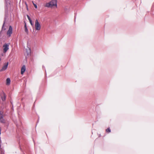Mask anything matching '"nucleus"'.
I'll return each instance as SVG.
<instances>
[{
    "label": "nucleus",
    "mask_w": 154,
    "mask_h": 154,
    "mask_svg": "<svg viewBox=\"0 0 154 154\" xmlns=\"http://www.w3.org/2000/svg\"><path fill=\"white\" fill-rule=\"evenodd\" d=\"M45 6L48 8H52L54 7L57 8V0H52L49 2L46 3L45 5Z\"/></svg>",
    "instance_id": "obj_1"
},
{
    "label": "nucleus",
    "mask_w": 154,
    "mask_h": 154,
    "mask_svg": "<svg viewBox=\"0 0 154 154\" xmlns=\"http://www.w3.org/2000/svg\"><path fill=\"white\" fill-rule=\"evenodd\" d=\"M5 20L4 22V23L3 24V25H2V30H5L6 29L5 28H4V26L5 25Z\"/></svg>",
    "instance_id": "obj_11"
},
{
    "label": "nucleus",
    "mask_w": 154,
    "mask_h": 154,
    "mask_svg": "<svg viewBox=\"0 0 154 154\" xmlns=\"http://www.w3.org/2000/svg\"><path fill=\"white\" fill-rule=\"evenodd\" d=\"M12 31L13 29L12 27L11 26H10L9 29L7 32V34L9 37H10L11 36V35L12 33Z\"/></svg>",
    "instance_id": "obj_3"
},
{
    "label": "nucleus",
    "mask_w": 154,
    "mask_h": 154,
    "mask_svg": "<svg viewBox=\"0 0 154 154\" xmlns=\"http://www.w3.org/2000/svg\"><path fill=\"white\" fill-rule=\"evenodd\" d=\"M11 80L9 78H8L6 79V84L9 85L10 84Z\"/></svg>",
    "instance_id": "obj_10"
},
{
    "label": "nucleus",
    "mask_w": 154,
    "mask_h": 154,
    "mask_svg": "<svg viewBox=\"0 0 154 154\" xmlns=\"http://www.w3.org/2000/svg\"><path fill=\"white\" fill-rule=\"evenodd\" d=\"M106 131L107 133H109L111 132V130L109 128H108L106 130Z\"/></svg>",
    "instance_id": "obj_12"
},
{
    "label": "nucleus",
    "mask_w": 154,
    "mask_h": 154,
    "mask_svg": "<svg viewBox=\"0 0 154 154\" xmlns=\"http://www.w3.org/2000/svg\"><path fill=\"white\" fill-rule=\"evenodd\" d=\"M9 46V44H5L3 45V51L4 53H6L7 51L8 50Z\"/></svg>",
    "instance_id": "obj_4"
},
{
    "label": "nucleus",
    "mask_w": 154,
    "mask_h": 154,
    "mask_svg": "<svg viewBox=\"0 0 154 154\" xmlns=\"http://www.w3.org/2000/svg\"><path fill=\"white\" fill-rule=\"evenodd\" d=\"M25 31L27 32L28 33V30L27 28H25Z\"/></svg>",
    "instance_id": "obj_15"
},
{
    "label": "nucleus",
    "mask_w": 154,
    "mask_h": 154,
    "mask_svg": "<svg viewBox=\"0 0 154 154\" xmlns=\"http://www.w3.org/2000/svg\"><path fill=\"white\" fill-rule=\"evenodd\" d=\"M32 2L33 4V5H34V6L35 7V8H37V6L36 5V4H35V3H34L33 2Z\"/></svg>",
    "instance_id": "obj_13"
},
{
    "label": "nucleus",
    "mask_w": 154,
    "mask_h": 154,
    "mask_svg": "<svg viewBox=\"0 0 154 154\" xmlns=\"http://www.w3.org/2000/svg\"><path fill=\"white\" fill-rule=\"evenodd\" d=\"M0 122L3 123L5 122V120L3 118L2 114L0 112Z\"/></svg>",
    "instance_id": "obj_6"
},
{
    "label": "nucleus",
    "mask_w": 154,
    "mask_h": 154,
    "mask_svg": "<svg viewBox=\"0 0 154 154\" xmlns=\"http://www.w3.org/2000/svg\"><path fill=\"white\" fill-rule=\"evenodd\" d=\"M27 48L26 49V52L27 53V54L28 55H29L31 53V50L30 48L29 47H28V45H27Z\"/></svg>",
    "instance_id": "obj_9"
},
{
    "label": "nucleus",
    "mask_w": 154,
    "mask_h": 154,
    "mask_svg": "<svg viewBox=\"0 0 154 154\" xmlns=\"http://www.w3.org/2000/svg\"><path fill=\"white\" fill-rule=\"evenodd\" d=\"M1 58L0 57V61H1Z\"/></svg>",
    "instance_id": "obj_18"
},
{
    "label": "nucleus",
    "mask_w": 154,
    "mask_h": 154,
    "mask_svg": "<svg viewBox=\"0 0 154 154\" xmlns=\"http://www.w3.org/2000/svg\"><path fill=\"white\" fill-rule=\"evenodd\" d=\"M8 63H7L6 64L4 65L2 67V69L1 70V71H4L7 68L8 65Z\"/></svg>",
    "instance_id": "obj_8"
},
{
    "label": "nucleus",
    "mask_w": 154,
    "mask_h": 154,
    "mask_svg": "<svg viewBox=\"0 0 154 154\" xmlns=\"http://www.w3.org/2000/svg\"><path fill=\"white\" fill-rule=\"evenodd\" d=\"M29 21V22L30 23V24L32 25H33V23H32V20H30Z\"/></svg>",
    "instance_id": "obj_16"
},
{
    "label": "nucleus",
    "mask_w": 154,
    "mask_h": 154,
    "mask_svg": "<svg viewBox=\"0 0 154 154\" xmlns=\"http://www.w3.org/2000/svg\"><path fill=\"white\" fill-rule=\"evenodd\" d=\"M1 97L2 100L4 101L6 99V96L5 94L3 92H2L1 93Z\"/></svg>",
    "instance_id": "obj_5"
},
{
    "label": "nucleus",
    "mask_w": 154,
    "mask_h": 154,
    "mask_svg": "<svg viewBox=\"0 0 154 154\" xmlns=\"http://www.w3.org/2000/svg\"><path fill=\"white\" fill-rule=\"evenodd\" d=\"M24 27H25V28H27V27H26V23H25V24Z\"/></svg>",
    "instance_id": "obj_17"
},
{
    "label": "nucleus",
    "mask_w": 154,
    "mask_h": 154,
    "mask_svg": "<svg viewBox=\"0 0 154 154\" xmlns=\"http://www.w3.org/2000/svg\"><path fill=\"white\" fill-rule=\"evenodd\" d=\"M26 67L25 65H23L21 68V73L23 75L26 70Z\"/></svg>",
    "instance_id": "obj_7"
},
{
    "label": "nucleus",
    "mask_w": 154,
    "mask_h": 154,
    "mask_svg": "<svg viewBox=\"0 0 154 154\" xmlns=\"http://www.w3.org/2000/svg\"><path fill=\"white\" fill-rule=\"evenodd\" d=\"M35 27L36 30H39L41 29V25L37 19L35 21Z\"/></svg>",
    "instance_id": "obj_2"
},
{
    "label": "nucleus",
    "mask_w": 154,
    "mask_h": 154,
    "mask_svg": "<svg viewBox=\"0 0 154 154\" xmlns=\"http://www.w3.org/2000/svg\"><path fill=\"white\" fill-rule=\"evenodd\" d=\"M27 18L29 20V21L30 20H31L30 17H29V16L28 15H27Z\"/></svg>",
    "instance_id": "obj_14"
}]
</instances>
